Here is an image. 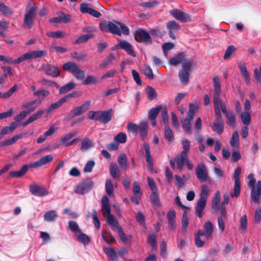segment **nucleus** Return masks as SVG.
Here are the masks:
<instances>
[{"label": "nucleus", "instance_id": "f257e3e1", "mask_svg": "<svg viewBox=\"0 0 261 261\" xmlns=\"http://www.w3.org/2000/svg\"><path fill=\"white\" fill-rule=\"evenodd\" d=\"M213 83L214 87L213 101L215 113L217 116H220L221 115V108L222 112L227 117V124L234 127L236 125L235 115L233 111H227L225 102L220 98L221 86L219 77L218 76L214 77Z\"/></svg>", "mask_w": 261, "mask_h": 261}, {"label": "nucleus", "instance_id": "f03ea898", "mask_svg": "<svg viewBox=\"0 0 261 261\" xmlns=\"http://www.w3.org/2000/svg\"><path fill=\"white\" fill-rule=\"evenodd\" d=\"M100 29L103 32H110L112 34L121 36V34L127 35L129 33V28L119 22H102L99 24Z\"/></svg>", "mask_w": 261, "mask_h": 261}, {"label": "nucleus", "instance_id": "7ed1b4c3", "mask_svg": "<svg viewBox=\"0 0 261 261\" xmlns=\"http://www.w3.org/2000/svg\"><path fill=\"white\" fill-rule=\"evenodd\" d=\"M53 159V156L51 154L45 155L35 162L30 163L29 165H24L19 171H14L10 172L9 176L12 177H20L24 175L27 172L29 168H34L44 165Z\"/></svg>", "mask_w": 261, "mask_h": 261}, {"label": "nucleus", "instance_id": "20e7f679", "mask_svg": "<svg viewBox=\"0 0 261 261\" xmlns=\"http://www.w3.org/2000/svg\"><path fill=\"white\" fill-rule=\"evenodd\" d=\"M201 189L200 198L197 201L195 210V214L199 218H201L203 215V211L205 207L208 195V190L206 185H202Z\"/></svg>", "mask_w": 261, "mask_h": 261}, {"label": "nucleus", "instance_id": "39448f33", "mask_svg": "<svg viewBox=\"0 0 261 261\" xmlns=\"http://www.w3.org/2000/svg\"><path fill=\"white\" fill-rule=\"evenodd\" d=\"M37 8L34 3L30 2L26 8V13L24 18V23L29 28L31 29L36 14Z\"/></svg>", "mask_w": 261, "mask_h": 261}, {"label": "nucleus", "instance_id": "423d86ee", "mask_svg": "<svg viewBox=\"0 0 261 261\" xmlns=\"http://www.w3.org/2000/svg\"><path fill=\"white\" fill-rule=\"evenodd\" d=\"M63 69L72 73L77 80H82L84 79V71L73 62H68L64 64L63 65Z\"/></svg>", "mask_w": 261, "mask_h": 261}, {"label": "nucleus", "instance_id": "0eeeda50", "mask_svg": "<svg viewBox=\"0 0 261 261\" xmlns=\"http://www.w3.org/2000/svg\"><path fill=\"white\" fill-rule=\"evenodd\" d=\"M46 53L45 50H43L29 51L23 54L15 60V63L16 64H18L24 61L42 58L46 56Z\"/></svg>", "mask_w": 261, "mask_h": 261}, {"label": "nucleus", "instance_id": "6e6552de", "mask_svg": "<svg viewBox=\"0 0 261 261\" xmlns=\"http://www.w3.org/2000/svg\"><path fill=\"white\" fill-rule=\"evenodd\" d=\"M188 158V154H185L184 152H181L180 154L176 155L173 160L170 161V165L173 169L177 168L179 171H182L184 164Z\"/></svg>", "mask_w": 261, "mask_h": 261}, {"label": "nucleus", "instance_id": "1a4fd4ad", "mask_svg": "<svg viewBox=\"0 0 261 261\" xmlns=\"http://www.w3.org/2000/svg\"><path fill=\"white\" fill-rule=\"evenodd\" d=\"M197 178L200 182L211 181V178L207 173V171L203 163L199 164L195 169Z\"/></svg>", "mask_w": 261, "mask_h": 261}, {"label": "nucleus", "instance_id": "9d476101", "mask_svg": "<svg viewBox=\"0 0 261 261\" xmlns=\"http://www.w3.org/2000/svg\"><path fill=\"white\" fill-rule=\"evenodd\" d=\"M93 182L90 179H86L79 183L74 189V192L83 195L88 192L92 188Z\"/></svg>", "mask_w": 261, "mask_h": 261}, {"label": "nucleus", "instance_id": "9b49d317", "mask_svg": "<svg viewBox=\"0 0 261 261\" xmlns=\"http://www.w3.org/2000/svg\"><path fill=\"white\" fill-rule=\"evenodd\" d=\"M241 172V168L238 167L236 168L233 175L234 179V186L233 191L230 193V196L232 198L237 197L240 193V175Z\"/></svg>", "mask_w": 261, "mask_h": 261}, {"label": "nucleus", "instance_id": "f8f14e48", "mask_svg": "<svg viewBox=\"0 0 261 261\" xmlns=\"http://www.w3.org/2000/svg\"><path fill=\"white\" fill-rule=\"evenodd\" d=\"M169 13L176 20L186 22L190 21L191 19L189 14L177 9H174L169 11Z\"/></svg>", "mask_w": 261, "mask_h": 261}, {"label": "nucleus", "instance_id": "ddd939ff", "mask_svg": "<svg viewBox=\"0 0 261 261\" xmlns=\"http://www.w3.org/2000/svg\"><path fill=\"white\" fill-rule=\"evenodd\" d=\"M40 69L43 70L46 75L53 77L59 76L60 73L58 67L51 64H42Z\"/></svg>", "mask_w": 261, "mask_h": 261}, {"label": "nucleus", "instance_id": "4468645a", "mask_svg": "<svg viewBox=\"0 0 261 261\" xmlns=\"http://www.w3.org/2000/svg\"><path fill=\"white\" fill-rule=\"evenodd\" d=\"M30 192L34 195L39 197L47 195L48 191L42 186L33 184L29 186Z\"/></svg>", "mask_w": 261, "mask_h": 261}, {"label": "nucleus", "instance_id": "2eb2a0df", "mask_svg": "<svg viewBox=\"0 0 261 261\" xmlns=\"http://www.w3.org/2000/svg\"><path fill=\"white\" fill-rule=\"evenodd\" d=\"M203 228L204 230H199L198 231V234L204 236L206 240L212 239L214 230L212 223L210 221L206 222L204 225Z\"/></svg>", "mask_w": 261, "mask_h": 261}, {"label": "nucleus", "instance_id": "dca6fc26", "mask_svg": "<svg viewBox=\"0 0 261 261\" xmlns=\"http://www.w3.org/2000/svg\"><path fill=\"white\" fill-rule=\"evenodd\" d=\"M261 197V181L257 182L256 186L251 189V199L255 202L258 203Z\"/></svg>", "mask_w": 261, "mask_h": 261}, {"label": "nucleus", "instance_id": "f3484780", "mask_svg": "<svg viewBox=\"0 0 261 261\" xmlns=\"http://www.w3.org/2000/svg\"><path fill=\"white\" fill-rule=\"evenodd\" d=\"M167 29L169 32V35L172 39H175V33L180 29V26L174 20H171L167 23Z\"/></svg>", "mask_w": 261, "mask_h": 261}, {"label": "nucleus", "instance_id": "a211bd4d", "mask_svg": "<svg viewBox=\"0 0 261 261\" xmlns=\"http://www.w3.org/2000/svg\"><path fill=\"white\" fill-rule=\"evenodd\" d=\"M80 10L82 13H88L96 18H99L101 15L99 11L89 7L87 3H82L81 4Z\"/></svg>", "mask_w": 261, "mask_h": 261}, {"label": "nucleus", "instance_id": "6ab92c4d", "mask_svg": "<svg viewBox=\"0 0 261 261\" xmlns=\"http://www.w3.org/2000/svg\"><path fill=\"white\" fill-rule=\"evenodd\" d=\"M136 35L140 37V42L146 44H151L152 42L150 35L144 30L139 29L136 32Z\"/></svg>", "mask_w": 261, "mask_h": 261}, {"label": "nucleus", "instance_id": "aec40b11", "mask_svg": "<svg viewBox=\"0 0 261 261\" xmlns=\"http://www.w3.org/2000/svg\"><path fill=\"white\" fill-rule=\"evenodd\" d=\"M90 106V102L89 101H86L81 106L75 107L71 111L72 117L79 116L82 114L89 109Z\"/></svg>", "mask_w": 261, "mask_h": 261}, {"label": "nucleus", "instance_id": "412c9836", "mask_svg": "<svg viewBox=\"0 0 261 261\" xmlns=\"http://www.w3.org/2000/svg\"><path fill=\"white\" fill-rule=\"evenodd\" d=\"M118 45L121 49H124L129 55L134 57H136V53L132 45L126 41L120 40Z\"/></svg>", "mask_w": 261, "mask_h": 261}, {"label": "nucleus", "instance_id": "4be33fe9", "mask_svg": "<svg viewBox=\"0 0 261 261\" xmlns=\"http://www.w3.org/2000/svg\"><path fill=\"white\" fill-rule=\"evenodd\" d=\"M102 206L101 211L105 217L111 214V209L109 203V200L106 196H103L101 199Z\"/></svg>", "mask_w": 261, "mask_h": 261}, {"label": "nucleus", "instance_id": "5701e85b", "mask_svg": "<svg viewBox=\"0 0 261 261\" xmlns=\"http://www.w3.org/2000/svg\"><path fill=\"white\" fill-rule=\"evenodd\" d=\"M65 102H66L65 99H64L63 97H62L57 101L51 103L50 106L46 110V114L45 117H47L49 116L54 110L59 108Z\"/></svg>", "mask_w": 261, "mask_h": 261}, {"label": "nucleus", "instance_id": "b1692460", "mask_svg": "<svg viewBox=\"0 0 261 261\" xmlns=\"http://www.w3.org/2000/svg\"><path fill=\"white\" fill-rule=\"evenodd\" d=\"M113 116V110L112 109L108 111H100L99 121L103 123H107L109 122Z\"/></svg>", "mask_w": 261, "mask_h": 261}, {"label": "nucleus", "instance_id": "393cba45", "mask_svg": "<svg viewBox=\"0 0 261 261\" xmlns=\"http://www.w3.org/2000/svg\"><path fill=\"white\" fill-rule=\"evenodd\" d=\"M49 91L43 88L38 89L36 91L34 92L33 95L36 96L39 99V103H41L42 100L48 96Z\"/></svg>", "mask_w": 261, "mask_h": 261}, {"label": "nucleus", "instance_id": "a878e982", "mask_svg": "<svg viewBox=\"0 0 261 261\" xmlns=\"http://www.w3.org/2000/svg\"><path fill=\"white\" fill-rule=\"evenodd\" d=\"M223 127L224 122L220 118L216 119L212 126V129L219 134L223 132Z\"/></svg>", "mask_w": 261, "mask_h": 261}, {"label": "nucleus", "instance_id": "bb28decb", "mask_svg": "<svg viewBox=\"0 0 261 261\" xmlns=\"http://www.w3.org/2000/svg\"><path fill=\"white\" fill-rule=\"evenodd\" d=\"M220 197V192L218 191L215 193L212 203V208L215 211H218L219 210Z\"/></svg>", "mask_w": 261, "mask_h": 261}, {"label": "nucleus", "instance_id": "cd10ccee", "mask_svg": "<svg viewBox=\"0 0 261 261\" xmlns=\"http://www.w3.org/2000/svg\"><path fill=\"white\" fill-rule=\"evenodd\" d=\"M148 123L145 121H142L140 123L139 130L140 133V137L142 139H145L147 138L148 132Z\"/></svg>", "mask_w": 261, "mask_h": 261}, {"label": "nucleus", "instance_id": "c85d7f7f", "mask_svg": "<svg viewBox=\"0 0 261 261\" xmlns=\"http://www.w3.org/2000/svg\"><path fill=\"white\" fill-rule=\"evenodd\" d=\"M190 73L185 69H181L179 71V77L181 83L185 85L189 82Z\"/></svg>", "mask_w": 261, "mask_h": 261}, {"label": "nucleus", "instance_id": "c756f323", "mask_svg": "<svg viewBox=\"0 0 261 261\" xmlns=\"http://www.w3.org/2000/svg\"><path fill=\"white\" fill-rule=\"evenodd\" d=\"M198 107L193 105H190L189 110L187 113V116L184 119L192 121L195 115L196 111L198 110Z\"/></svg>", "mask_w": 261, "mask_h": 261}, {"label": "nucleus", "instance_id": "7c9ffc66", "mask_svg": "<svg viewBox=\"0 0 261 261\" xmlns=\"http://www.w3.org/2000/svg\"><path fill=\"white\" fill-rule=\"evenodd\" d=\"M198 107L193 105H190L189 110L187 113V116L184 119L192 121L195 115L196 111L198 110Z\"/></svg>", "mask_w": 261, "mask_h": 261}, {"label": "nucleus", "instance_id": "2f4dec72", "mask_svg": "<svg viewBox=\"0 0 261 261\" xmlns=\"http://www.w3.org/2000/svg\"><path fill=\"white\" fill-rule=\"evenodd\" d=\"M110 172L111 176L115 179H118L120 177V171L116 164L111 163L110 166Z\"/></svg>", "mask_w": 261, "mask_h": 261}, {"label": "nucleus", "instance_id": "473e14b6", "mask_svg": "<svg viewBox=\"0 0 261 261\" xmlns=\"http://www.w3.org/2000/svg\"><path fill=\"white\" fill-rule=\"evenodd\" d=\"M93 146V143L92 141L88 138H85L82 141L81 150L82 151H86L92 148Z\"/></svg>", "mask_w": 261, "mask_h": 261}, {"label": "nucleus", "instance_id": "72a5a7b5", "mask_svg": "<svg viewBox=\"0 0 261 261\" xmlns=\"http://www.w3.org/2000/svg\"><path fill=\"white\" fill-rule=\"evenodd\" d=\"M185 56L183 53H179L177 56L170 59L169 64L171 65L176 66L179 63H181Z\"/></svg>", "mask_w": 261, "mask_h": 261}, {"label": "nucleus", "instance_id": "f704fd0d", "mask_svg": "<svg viewBox=\"0 0 261 261\" xmlns=\"http://www.w3.org/2000/svg\"><path fill=\"white\" fill-rule=\"evenodd\" d=\"M182 66L184 68L183 69L190 71L192 68L195 66V63L192 59H187L184 57L182 62L181 63Z\"/></svg>", "mask_w": 261, "mask_h": 261}, {"label": "nucleus", "instance_id": "c9c22d12", "mask_svg": "<svg viewBox=\"0 0 261 261\" xmlns=\"http://www.w3.org/2000/svg\"><path fill=\"white\" fill-rule=\"evenodd\" d=\"M164 136L168 142H172L174 141L173 133L168 124L166 125L165 127Z\"/></svg>", "mask_w": 261, "mask_h": 261}, {"label": "nucleus", "instance_id": "e433bc0d", "mask_svg": "<svg viewBox=\"0 0 261 261\" xmlns=\"http://www.w3.org/2000/svg\"><path fill=\"white\" fill-rule=\"evenodd\" d=\"M37 102L38 101L36 99L32 100L23 105V107L24 108L27 109V111L29 113H30L31 112L34 111L37 108Z\"/></svg>", "mask_w": 261, "mask_h": 261}, {"label": "nucleus", "instance_id": "4c0bfd02", "mask_svg": "<svg viewBox=\"0 0 261 261\" xmlns=\"http://www.w3.org/2000/svg\"><path fill=\"white\" fill-rule=\"evenodd\" d=\"M75 86L76 85L74 82H70L60 87L59 89V93L60 94L66 93L74 89Z\"/></svg>", "mask_w": 261, "mask_h": 261}, {"label": "nucleus", "instance_id": "58836bf2", "mask_svg": "<svg viewBox=\"0 0 261 261\" xmlns=\"http://www.w3.org/2000/svg\"><path fill=\"white\" fill-rule=\"evenodd\" d=\"M107 222L113 227V228H117L120 227L119 226L118 221L112 215H109L106 217Z\"/></svg>", "mask_w": 261, "mask_h": 261}, {"label": "nucleus", "instance_id": "ea45409f", "mask_svg": "<svg viewBox=\"0 0 261 261\" xmlns=\"http://www.w3.org/2000/svg\"><path fill=\"white\" fill-rule=\"evenodd\" d=\"M57 217L56 212L54 210H50L46 212L44 215V220L47 222H53L55 221Z\"/></svg>", "mask_w": 261, "mask_h": 261}, {"label": "nucleus", "instance_id": "a19ab883", "mask_svg": "<svg viewBox=\"0 0 261 261\" xmlns=\"http://www.w3.org/2000/svg\"><path fill=\"white\" fill-rule=\"evenodd\" d=\"M144 149L145 151V155H146V162L149 165H152V159L151 156L150 152V147L148 143H144L143 144Z\"/></svg>", "mask_w": 261, "mask_h": 261}, {"label": "nucleus", "instance_id": "79ce46f5", "mask_svg": "<svg viewBox=\"0 0 261 261\" xmlns=\"http://www.w3.org/2000/svg\"><path fill=\"white\" fill-rule=\"evenodd\" d=\"M76 236L80 242L83 243L84 245H87L89 244L90 242L89 237L87 234L83 233L82 231L76 233Z\"/></svg>", "mask_w": 261, "mask_h": 261}, {"label": "nucleus", "instance_id": "37998d69", "mask_svg": "<svg viewBox=\"0 0 261 261\" xmlns=\"http://www.w3.org/2000/svg\"><path fill=\"white\" fill-rule=\"evenodd\" d=\"M105 188L107 194L110 196H114V188L112 181L111 179H108L105 184Z\"/></svg>", "mask_w": 261, "mask_h": 261}, {"label": "nucleus", "instance_id": "c03bdc74", "mask_svg": "<svg viewBox=\"0 0 261 261\" xmlns=\"http://www.w3.org/2000/svg\"><path fill=\"white\" fill-rule=\"evenodd\" d=\"M24 136L22 134H20L13 136L12 138L6 140L4 143H2L3 145H10L15 143L18 140L21 139Z\"/></svg>", "mask_w": 261, "mask_h": 261}, {"label": "nucleus", "instance_id": "a18cd8bd", "mask_svg": "<svg viewBox=\"0 0 261 261\" xmlns=\"http://www.w3.org/2000/svg\"><path fill=\"white\" fill-rule=\"evenodd\" d=\"M127 158L124 153L120 154L118 157V162L122 169L126 170L127 168Z\"/></svg>", "mask_w": 261, "mask_h": 261}, {"label": "nucleus", "instance_id": "49530a36", "mask_svg": "<svg viewBox=\"0 0 261 261\" xmlns=\"http://www.w3.org/2000/svg\"><path fill=\"white\" fill-rule=\"evenodd\" d=\"M115 59V57L113 54L109 55L106 59L103 60L99 65L100 68H104L107 67L111 62Z\"/></svg>", "mask_w": 261, "mask_h": 261}, {"label": "nucleus", "instance_id": "de8ad7c7", "mask_svg": "<svg viewBox=\"0 0 261 261\" xmlns=\"http://www.w3.org/2000/svg\"><path fill=\"white\" fill-rule=\"evenodd\" d=\"M230 144L231 146L234 147H239V137L237 132H234L232 135Z\"/></svg>", "mask_w": 261, "mask_h": 261}, {"label": "nucleus", "instance_id": "09e8293b", "mask_svg": "<svg viewBox=\"0 0 261 261\" xmlns=\"http://www.w3.org/2000/svg\"><path fill=\"white\" fill-rule=\"evenodd\" d=\"M46 35L49 37L55 38H62L65 36V33L61 31H57L56 32H48Z\"/></svg>", "mask_w": 261, "mask_h": 261}, {"label": "nucleus", "instance_id": "8fccbe9b", "mask_svg": "<svg viewBox=\"0 0 261 261\" xmlns=\"http://www.w3.org/2000/svg\"><path fill=\"white\" fill-rule=\"evenodd\" d=\"M0 11L6 16H10L13 11L12 9L6 6L3 3L0 2Z\"/></svg>", "mask_w": 261, "mask_h": 261}, {"label": "nucleus", "instance_id": "3c124183", "mask_svg": "<svg viewBox=\"0 0 261 261\" xmlns=\"http://www.w3.org/2000/svg\"><path fill=\"white\" fill-rule=\"evenodd\" d=\"M161 108L162 107L160 106L150 110L148 112L149 119H156Z\"/></svg>", "mask_w": 261, "mask_h": 261}, {"label": "nucleus", "instance_id": "603ef678", "mask_svg": "<svg viewBox=\"0 0 261 261\" xmlns=\"http://www.w3.org/2000/svg\"><path fill=\"white\" fill-rule=\"evenodd\" d=\"M71 56L73 59L78 62H84L86 60L87 58V55L83 53H78L74 52L71 54Z\"/></svg>", "mask_w": 261, "mask_h": 261}, {"label": "nucleus", "instance_id": "864d4df0", "mask_svg": "<svg viewBox=\"0 0 261 261\" xmlns=\"http://www.w3.org/2000/svg\"><path fill=\"white\" fill-rule=\"evenodd\" d=\"M158 191L152 192L150 196V200L152 205L154 206H159L160 201L157 194Z\"/></svg>", "mask_w": 261, "mask_h": 261}, {"label": "nucleus", "instance_id": "5fc2aeb1", "mask_svg": "<svg viewBox=\"0 0 261 261\" xmlns=\"http://www.w3.org/2000/svg\"><path fill=\"white\" fill-rule=\"evenodd\" d=\"M180 121L184 130L188 133H191V122L184 118L181 119Z\"/></svg>", "mask_w": 261, "mask_h": 261}, {"label": "nucleus", "instance_id": "6e6d98bb", "mask_svg": "<svg viewBox=\"0 0 261 261\" xmlns=\"http://www.w3.org/2000/svg\"><path fill=\"white\" fill-rule=\"evenodd\" d=\"M103 251L108 257L112 259H115L116 258V252L114 248L110 247L104 248Z\"/></svg>", "mask_w": 261, "mask_h": 261}, {"label": "nucleus", "instance_id": "4d7b16f0", "mask_svg": "<svg viewBox=\"0 0 261 261\" xmlns=\"http://www.w3.org/2000/svg\"><path fill=\"white\" fill-rule=\"evenodd\" d=\"M242 122L246 125H249L250 122L251 116L248 112L245 111L241 115Z\"/></svg>", "mask_w": 261, "mask_h": 261}, {"label": "nucleus", "instance_id": "13d9d810", "mask_svg": "<svg viewBox=\"0 0 261 261\" xmlns=\"http://www.w3.org/2000/svg\"><path fill=\"white\" fill-rule=\"evenodd\" d=\"M68 226L69 229L72 232H74L75 234L81 231V230L79 227L78 224L75 221H69L68 222Z\"/></svg>", "mask_w": 261, "mask_h": 261}, {"label": "nucleus", "instance_id": "bf43d9fd", "mask_svg": "<svg viewBox=\"0 0 261 261\" xmlns=\"http://www.w3.org/2000/svg\"><path fill=\"white\" fill-rule=\"evenodd\" d=\"M93 36L91 34H85L79 37L75 41L74 44H80L86 42L90 38H92Z\"/></svg>", "mask_w": 261, "mask_h": 261}, {"label": "nucleus", "instance_id": "052dcab7", "mask_svg": "<svg viewBox=\"0 0 261 261\" xmlns=\"http://www.w3.org/2000/svg\"><path fill=\"white\" fill-rule=\"evenodd\" d=\"M146 92L148 99L152 100L156 96V93L155 90L151 87H147L146 89Z\"/></svg>", "mask_w": 261, "mask_h": 261}, {"label": "nucleus", "instance_id": "680f3d73", "mask_svg": "<svg viewBox=\"0 0 261 261\" xmlns=\"http://www.w3.org/2000/svg\"><path fill=\"white\" fill-rule=\"evenodd\" d=\"M87 116L91 120H99L100 111H90L88 113Z\"/></svg>", "mask_w": 261, "mask_h": 261}, {"label": "nucleus", "instance_id": "e2e57ef3", "mask_svg": "<svg viewBox=\"0 0 261 261\" xmlns=\"http://www.w3.org/2000/svg\"><path fill=\"white\" fill-rule=\"evenodd\" d=\"M235 50L236 47L233 45L229 46L226 49L223 59L224 60H227V59L229 58L231 55L234 52Z\"/></svg>", "mask_w": 261, "mask_h": 261}, {"label": "nucleus", "instance_id": "0e129e2a", "mask_svg": "<svg viewBox=\"0 0 261 261\" xmlns=\"http://www.w3.org/2000/svg\"><path fill=\"white\" fill-rule=\"evenodd\" d=\"M148 241L150 244L152 249H156V239L154 233L150 234L148 237Z\"/></svg>", "mask_w": 261, "mask_h": 261}, {"label": "nucleus", "instance_id": "69168bd1", "mask_svg": "<svg viewBox=\"0 0 261 261\" xmlns=\"http://www.w3.org/2000/svg\"><path fill=\"white\" fill-rule=\"evenodd\" d=\"M183 151L181 152H184L185 154H188V152H189L190 148V142L187 139H183L181 141Z\"/></svg>", "mask_w": 261, "mask_h": 261}, {"label": "nucleus", "instance_id": "338daca9", "mask_svg": "<svg viewBox=\"0 0 261 261\" xmlns=\"http://www.w3.org/2000/svg\"><path fill=\"white\" fill-rule=\"evenodd\" d=\"M161 116L164 123L167 125L168 123L169 115L168 114L167 109L166 107L163 108L161 111Z\"/></svg>", "mask_w": 261, "mask_h": 261}, {"label": "nucleus", "instance_id": "774afa93", "mask_svg": "<svg viewBox=\"0 0 261 261\" xmlns=\"http://www.w3.org/2000/svg\"><path fill=\"white\" fill-rule=\"evenodd\" d=\"M133 192L137 196H141L142 195L140 185L137 181H134L133 183Z\"/></svg>", "mask_w": 261, "mask_h": 261}]
</instances>
